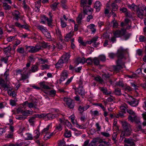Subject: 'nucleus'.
Returning a JSON list of instances; mask_svg holds the SVG:
<instances>
[{"mask_svg": "<svg viewBox=\"0 0 146 146\" xmlns=\"http://www.w3.org/2000/svg\"><path fill=\"white\" fill-rule=\"evenodd\" d=\"M121 123L123 129L121 132V137L123 138L124 136H128L130 135L132 129L130 124L126 121H121Z\"/></svg>", "mask_w": 146, "mask_h": 146, "instance_id": "nucleus-1", "label": "nucleus"}, {"mask_svg": "<svg viewBox=\"0 0 146 146\" xmlns=\"http://www.w3.org/2000/svg\"><path fill=\"white\" fill-rule=\"evenodd\" d=\"M126 102L131 106L133 107H136L139 104L138 101L135 99H133L132 96H130L128 94H126L125 96Z\"/></svg>", "mask_w": 146, "mask_h": 146, "instance_id": "nucleus-2", "label": "nucleus"}, {"mask_svg": "<svg viewBox=\"0 0 146 146\" xmlns=\"http://www.w3.org/2000/svg\"><path fill=\"white\" fill-rule=\"evenodd\" d=\"M3 79L1 77H0V85L1 87L4 89V90H12V88L10 87L9 84L6 83Z\"/></svg>", "mask_w": 146, "mask_h": 146, "instance_id": "nucleus-3", "label": "nucleus"}, {"mask_svg": "<svg viewBox=\"0 0 146 146\" xmlns=\"http://www.w3.org/2000/svg\"><path fill=\"white\" fill-rule=\"evenodd\" d=\"M126 33V29L121 28V30H117L113 31V33L116 37H119L123 36Z\"/></svg>", "mask_w": 146, "mask_h": 146, "instance_id": "nucleus-4", "label": "nucleus"}, {"mask_svg": "<svg viewBox=\"0 0 146 146\" xmlns=\"http://www.w3.org/2000/svg\"><path fill=\"white\" fill-rule=\"evenodd\" d=\"M55 111L56 112L54 114L48 113L46 114V120L53 119L59 115V110H55Z\"/></svg>", "mask_w": 146, "mask_h": 146, "instance_id": "nucleus-5", "label": "nucleus"}, {"mask_svg": "<svg viewBox=\"0 0 146 146\" xmlns=\"http://www.w3.org/2000/svg\"><path fill=\"white\" fill-rule=\"evenodd\" d=\"M63 100L66 103L69 108L72 109L74 108V104L72 103V100L71 99L68 98H64Z\"/></svg>", "mask_w": 146, "mask_h": 146, "instance_id": "nucleus-6", "label": "nucleus"}, {"mask_svg": "<svg viewBox=\"0 0 146 146\" xmlns=\"http://www.w3.org/2000/svg\"><path fill=\"white\" fill-rule=\"evenodd\" d=\"M97 139L98 141L96 142H98L99 143H100L98 146H107L109 145V143L108 142L103 141L102 139L97 137L94 139Z\"/></svg>", "mask_w": 146, "mask_h": 146, "instance_id": "nucleus-7", "label": "nucleus"}, {"mask_svg": "<svg viewBox=\"0 0 146 146\" xmlns=\"http://www.w3.org/2000/svg\"><path fill=\"white\" fill-rule=\"evenodd\" d=\"M133 116V117H132L131 115H129L128 117V120L131 122L135 121L137 123H139L140 122L139 118L136 115Z\"/></svg>", "mask_w": 146, "mask_h": 146, "instance_id": "nucleus-8", "label": "nucleus"}, {"mask_svg": "<svg viewBox=\"0 0 146 146\" xmlns=\"http://www.w3.org/2000/svg\"><path fill=\"white\" fill-rule=\"evenodd\" d=\"M87 3L86 5H84V7L85 8V12H84V8L83 7H82L83 8V11L84 13L86 14H91L92 13V10L91 9L90 7L89 6L87 5Z\"/></svg>", "mask_w": 146, "mask_h": 146, "instance_id": "nucleus-9", "label": "nucleus"}, {"mask_svg": "<svg viewBox=\"0 0 146 146\" xmlns=\"http://www.w3.org/2000/svg\"><path fill=\"white\" fill-rule=\"evenodd\" d=\"M23 104L24 105H27V106L30 108H34L35 109H37V104L35 103L28 102L27 101H26Z\"/></svg>", "mask_w": 146, "mask_h": 146, "instance_id": "nucleus-10", "label": "nucleus"}, {"mask_svg": "<svg viewBox=\"0 0 146 146\" xmlns=\"http://www.w3.org/2000/svg\"><path fill=\"white\" fill-rule=\"evenodd\" d=\"M70 57L69 54L66 53L62 55L61 59L63 60L64 62H67L69 60Z\"/></svg>", "mask_w": 146, "mask_h": 146, "instance_id": "nucleus-11", "label": "nucleus"}, {"mask_svg": "<svg viewBox=\"0 0 146 146\" xmlns=\"http://www.w3.org/2000/svg\"><path fill=\"white\" fill-rule=\"evenodd\" d=\"M120 61L118 60L117 61V64L116 66H115L114 68L115 71H118L121 70L124 67V64L120 65L119 63Z\"/></svg>", "mask_w": 146, "mask_h": 146, "instance_id": "nucleus-12", "label": "nucleus"}, {"mask_svg": "<svg viewBox=\"0 0 146 146\" xmlns=\"http://www.w3.org/2000/svg\"><path fill=\"white\" fill-rule=\"evenodd\" d=\"M90 107V106L88 104H86L84 107L80 106L79 107L78 110L80 113H82L84 111L87 110Z\"/></svg>", "mask_w": 146, "mask_h": 146, "instance_id": "nucleus-13", "label": "nucleus"}, {"mask_svg": "<svg viewBox=\"0 0 146 146\" xmlns=\"http://www.w3.org/2000/svg\"><path fill=\"white\" fill-rule=\"evenodd\" d=\"M68 76V73L67 71L64 70L63 71L61 74L60 80L61 81H64L67 78Z\"/></svg>", "mask_w": 146, "mask_h": 146, "instance_id": "nucleus-14", "label": "nucleus"}, {"mask_svg": "<svg viewBox=\"0 0 146 146\" xmlns=\"http://www.w3.org/2000/svg\"><path fill=\"white\" fill-rule=\"evenodd\" d=\"M74 35V32L71 31L69 33L67 34L65 37V40L68 42L69 41Z\"/></svg>", "mask_w": 146, "mask_h": 146, "instance_id": "nucleus-15", "label": "nucleus"}, {"mask_svg": "<svg viewBox=\"0 0 146 146\" xmlns=\"http://www.w3.org/2000/svg\"><path fill=\"white\" fill-rule=\"evenodd\" d=\"M85 62L86 60L84 58H78L75 61V63L76 64L78 65L80 63H82L83 64Z\"/></svg>", "mask_w": 146, "mask_h": 146, "instance_id": "nucleus-16", "label": "nucleus"}, {"mask_svg": "<svg viewBox=\"0 0 146 146\" xmlns=\"http://www.w3.org/2000/svg\"><path fill=\"white\" fill-rule=\"evenodd\" d=\"M101 6V4L100 2L99 1H97L94 4V7L97 11H99L100 10Z\"/></svg>", "mask_w": 146, "mask_h": 146, "instance_id": "nucleus-17", "label": "nucleus"}, {"mask_svg": "<svg viewBox=\"0 0 146 146\" xmlns=\"http://www.w3.org/2000/svg\"><path fill=\"white\" fill-rule=\"evenodd\" d=\"M137 16L140 18L143 19L144 15V11L142 9H138L137 11Z\"/></svg>", "mask_w": 146, "mask_h": 146, "instance_id": "nucleus-18", "label": "nucleus"}, {"mask_svg": "<svg viewBox=\"0 0 146 146\" xmlns=\"http://www.w3.org/2000/svg\"><path fill=\"white\" fill-rule=\"evenodd\" d=\"M77 92L79 95L82 96V97L83 98L85 94L84 90L82 87H79L78 88Z\"/></svg>", "mask_w": 146, "mask_h": 146, "instance_id": "nucleus-19", "label": "nucleus"}, {"mask_svg": "<svg viewBox=\"0 0 146 146\" xmlns=\"http://www.w3.org/2000/svg\"><path fill=\"white\" fill-rule=\"evenodd\" d=\"M55 134V133L54 132L45 133V135H44L43 139L45 140H47L49 139L52 136L54 135Z\"/></svg>", "mask_w": 146, "mask_h": 146, "instance_id": "nucleus-20", "label": "nucleus"}, {"mask_svg": "<svg viewBox=\"0 0 146 146\" xmlns=\"http://www.w3.org/2000/svg\"><path fill=\"white\" fill-rule=\"evenodd\" d=\"M26 50L27 51L31 53L35 52L34 46H26Z\"/></svg>", "mask_w": 146, "mask_h": 146, "instance_id": "nucleus-21", "label": "nucleus"}, {"mask_svg": "<svg viewBox=\"0 0 146 146\" xmlns=\"http://www.w3.org/2000/svg\"><path fill=\"white\" fill-rule=\"evenodd\" d=\"M12 14L17 20H18L20 18L19 12L17 11H15L12 12Z\"/></svg>", "mask_w": 146, "mask_h": 146, "instance_id": "nucleus-22", "label": "nucleus"}, {"mask_svg": "<svg viewBox=\"0 0 146 146\" xmlns=\"http://www.w3.org/2000/svg\"><path fill=\"white\" fill-rule=\"evenodd\" d=\"M54 44L51 46L50 48H51V49L54 50L55 48V47H57L59 49L62 48V46L60 43L56 42L54 43Z\"/></svg>", "mask_w": 146, "mask_h": 146, "instance_id": "nucleus-23", "label": "nucleus"}, {"mask_svg": "<svg viewBox=\"0 0 146 146\" xmlns=\"http://www.w3.org/2000/svg\"><path fill=\"white\" fill-rule=\"evenodd\" d=\"M124 142L125 143L129 144L131 146H134L135 145L134 141L131 139H125L124 140Z\"/></svg>", "mask_w": 146, "mask_h": 146, "instance_id": "nucleus-24", "label": "nucleus"}, {"mask_svg": "<svg viewBox=\"0 0 146 146\" xmlns=\"http://www.w3.org/2000/svg\"><path fill=\"white\" fill-rule=\"evenodd\" d=\"M22 113L24 115L30 116L33 114V111L32 110H26L23 111Z\"/></svg>", "mask_w": 146, "mask_h": 146, "instance_id": "nucleus-25", "label": "nucleus"}, {"mask_svg": "<svg viewBox=\"0 0 146 146\" xmlns=\"http://www.w3.org/2000/svg\"><path fill=\"white\" fill-rule=\"evenodd\" d=\"M25 143L24 141H22L19 143H16L15 144H10L9 145H5L4 146H23L25 145Z\"/></svg>", "mask_w": 146, "mask_h": 146, "instance_id": "nucleus-26", "label": "nucleus"}, {"mask_svg": "<svg viewBox=\"0 0 146 146\" xmlns=\"http://www.w3.org/2000/svg\"><path fill=\"white\" fill-rule=\"evenodd\" d=\"M87 27L91 29L92 33H94L96 31V28L94 24H92L88 26Z\"/></svg>", "mask_w": 146, "mask_h": 146, "instance_id": "nucleus-27", "label": "nucleus"}, {"mask_svg": "<svg viewBox=\"0 0 146 146\" xmlns=\"http://www.w3.org/2000/svg\"><path fill=\"white\" fill-rule=\"evenodd\" d=\"M100 89L103 94L105 95H109L111 93L110 92L108 91L107 88H106L101 87Z\"/></svg>", "mask_w": 146, "mask_h": 146, "instance_id": "nucleus-28", "label": "nucleus"}, {"mask_svg": "<svg viewBox=\"0 0 146 146\" xmlns=\"http://www.w3.org/2000/svg\"><path fill=\"white\" fill-rule=\"evenodd\" d=\"M9 70H7L4 73L3 76H2V77L3 78H4L7 81L9 79Z\"/></svg>", "mask_w": 146, "mask_h": 146, "instance_id": "nucleus-29", "label": "nucleus"}, {"mask_svg": "<svg viewBox=\"0 0 146 146\" xmlns=\"http://www.w3.org/2000/svg\"><path fill=\"white\" fill-rule=\"evenodd\" d=\"M23 137L26 140H31L32 139V136L31 135L28 133H27L24 134Z\"/></svg>", "mask_w": 146, "mask_h": 146, "instance_id": "nucleus-30", "label": "nucleus"}, {"mask_svg": "<svg viewBox=\"0 0 146 146\" xmlns=\"http://www.w3.org/2000/svg\"><path fill=\"white\" fill-rule=\"evenodd\" d=\"M51 125V123L49 124L46 128H44L42 131V133L43 134L45 133H50L48 131L49 128Z\"/></svg>", "mask_w": 146, "mask_h": 146, "instance_id": "nucleus-31", "label": "nucleus"}, {"mask_svg": "<svg viewBox=\"0 0 146 146\" xmlns=\"http://www.w3.org/2000/svg\"><path fill=\"white\" fill-rule=\"evenodd\" d=\"M35 117L39 118H42L45 120L46 119V114L45 113H42L40 114H36Z\"/></svg>", "mask_w": 146, "mask_h": 146, "instance_id": "nucleus-32", "label": "nucleus"}, {"mask_svg": "<svg viewBox=\"0 0 146 146\" xmlns=\"http://www.w3.org/2000/svg\"><path fill=\"white\" fill-rule=\"evenodd\" d=\"M37 28L38 30L40 31L43 34L47 30L42 25H37Z\"/></svg>", "mask_w": 146, "mask_h": 146, "instance_id": "nucleus-33", "label": "nucleus"}, {"mask_svg": "<svg viewBox=\"0 0 146 146\" xmlns=\"http://www.w3.org/2000/svg\"><path fill=\"white\" fill-rule=\"evenodd\" d=\"M40 87L43 88L48 89H50V87L46 85L44 82L40 83Z\"/></svg>", "mask_w": 146, "mask_h": 146, "instance_id": "nucleus-34", "label": "nucleus"}, {"mask_svg": "<svg viewBox=\"0 0 146 146\" xmlns=\"http://www.w3.org/2000/svg\"><path fill=\"white\" fill-rule=\"evenodd\" d=\"M120 109L121 110V111L123 112H125V110L128 108V106L127 104H124L120 106Z\"/></svg>", "mask_w": 146, "mask_h": 146, "instance_id": "nucleus-35", "label": "nucleus"}, {"mask_svg": "<svg viewBox=\"0 0 146 146\" xmlns=\"http://www.w3.org/2000/svg\"><path fill=\"white\" fill-rule=\"evenodd\" d=\"M38 70V66L36 65H34L32 66L31 71L32 72H34L37 71Z\"/></svg>", "mask_w": 146, "mask_h": 146, "instance_id": "nucleus-36", "label": "nucleus"}, {"mask_svg": "<svg viewBox=\"0 0 146 146\" xmlns=\"http://www.w3.org/2000/svg\"><path fill=\"white\" fill-rule=\"evenodd\" d=\"M84 17H83L82 15L81 14H80L79 15L76 19L77 22L78 24H80L81 23V20Z\"/></svg>", "mask_w": 146, "mask_h": 146, "instance_id": "nucleus-37", "label": "nucleus"}, {"mask_svg": "<svg viewBox=\"0 0 146 146\" xmlns=\"http://www.w3.org/2000/svg\"><path fill=\"white\" fill-rule=\"evenodd\" d=\"M69 118L70 119L71 121L73 124H77L76 121V120H75V116L74 115H72Z\"/></svg>", "mask_w": 146, "mask_h": 146, "instance_id": "nucleus-38", "label": "nucleus"}, {"mask_svg": "<svg viewBox=\"0 0 146 146\" xmlns=\"http://www.w3.org/2000/svg\"><path fill=\"white\" fill-rule=\"evenodd\" d=\"M36 118V117H35V115L33 116L30 117L29 119V121L30 123L31 124V125L33 124V123L35 121V119Z\"/></svg>", "mask_w": 146, "mask_h": 146, "instance_id": "nucleus-39", "label": "nucleus"}, {"mask_svg": "<svg viewBox=\"0 0 146 146\" xmlns=\"http://www.w3.org/2000/svg\"><path fill=\"white\" fill-rule=\"evenodd\" d=\"M65 136L67 137H69L71 136V132L68 131V129H65V132L64 133Z\"/></svg>", "mask_w": 146, "mask_h": 146, "instance_id": "nucleus-40", "label": "nucleus"}, {"mask_svg": "<svg viewBox=\"0 0 146 146\" xmlns=\"http://www.w3.org/2000/svg\"><path fill=\"white\" fill-rule=\"evenodd\" d=\"M25 127L23 125H21L19 126V129L18 131V133L21 134V135H23V134H22V132L23 131H25Z\"/></svg>", "mask_w": 146, "mask_h": 146, "instance_id": "nucleus-41", "label": "nucleus"}, {"mask_svg": "<svg viewBox=\"0 0 146 146\" xmlns=\"http://www.w3.org/2000/svg\"><path fill=\"white\" fill-rule=\"evenodd\" d=\"M98 141L96 139H93V140L89 144L88 146H96V143Z\"/></svg>", "mask_w": 146, "mask_h": 146, "instance_id": "nucleus-42", "label": "nucleus"}, {"mask_svg": "<svg viewBox=\"0 0 146 146\" xmlns=\"http://www.w3.org/2000/svg\"><path fill=\"white\" fill-rule=\"evenodd\" d=\"M87 0H81V7H84V12H85L86 10L85 8L84 7V5L87 4Z\"/></svg>", "mask_w": 146, "mask_h": 146, "instance_id": "nucleus-43", "label": "nucleus"}, {"mask_svg": "<svg viewBox=\"0 0 146 146\" xmlns=\"http://www.w3.org/2000/svg\"><path fill=\"white\" fill-rule=\"evenodd\" d=\"M56 32L57 36L58 37L60 38L62 36L61 32L58 28L56 29Z\"/></svg>", "mask_w": 146, "mask_h": 146, "instance_id": "nucleus-44", "label": "nucleus"}, {"mask_svg": "<svg viewBox=\"0 0 146 146\" xmlns=\"http://www.w3.org/2000/svg\"><path fill=\"white\" fill-rule=\"evenodd\" d=\"M9 56H7L4 57H1L0 60L1 62H4L5 63H7L8 60Z\"/></svg>", "mask_w": 146, "mask_h": 146, "instance_id": "nucleus-45", "label": "nucleus"}, {"mask_svg": "<svg viewBox=\"0 0 146 146\" xmlns=\"http://www.w3.org/2000/svg\"><path fill=\"white\" fill-rule=\"evenodd\" d=\"M56 93V91L54 90H52L49 91L48 92V94L51 97L54 96Z\"/></svg>", "mask_w": 146, "mask_h": 146, "instance_id": "nucleus-46", "label": "nucleus"}, {"mask_svg": "<svg viewBox=\"0 0 146 146\" xmlns=\"http://www.w3.org/2000/svg\"><path fill=\"white\" fill-rule=\"evenodd\" d=\"M11 48L10 46H9L4 49V51L5 53H10L11 50Z\"/></svg>", "mask_w": 146, "mask_h": 146, "instance_id": "nucleus-47", "label": "nucleus"}, {"mask_svg": "<svg viewBox=\"0 0 146 146\" xmlns=\"http://www.w3.org/2000/svg\"><path fill=\"white\" fill-rule=\"evenodd\" d=\"M23 71H24L23 73H25L27 75L30 74L31 71V70L29 69V68H27V67H25L23 68Z\"/></svg>", "mask_w": 146, "mask_h": 146, "instance_id": "nucleus-48", "label": "nucleus"}, {"mask_svg": "<svg viewBox=\"0 0 146 146\" xmlns=\"http://www.w3.org/2000/svg\"><path fill=\"white\" fill-rule=\"evenodd\" d=\"M111 6L112 7V11H116L118 9V7L117 5L114 3H113L112 4Z\"/></svg>", "mask_w": 146, "mask_h": 146, "instance_id": "nucleus-49", "label": "nucleus"}, {"mask_svg": "<svg viewBox=\"0 0 146 146\" xmlns=\"http://www.w3.org/2000/svg\"><path fill=\"white\" fill-rule=\"evenodd\" d=\"M38 60L39 61V62L41 64H44L46 62H47L48 61V60L46 59H44L42 58H38Z\"/></svg>", "mask_w": 146, "mask_h": 146, "instance_id": "nucleus-50", "label": "nucleus"}, {"mask_svg": "<svg viewBox=\"0 0 146 146\" xmlns=\"http://www.w3.org/2000/svg\"><path fill=\"white\" fill-rule=\"evenodd\" d=\"M3 6L4 9L5 10H9L11 9V7L8 5L6 3H3Z\"/></svg>", "mask_w": 146, "mask_h": 146, "instance_id": "nucleus-51", "label": "nucleus"}, {"mask_svg": "<svg viewBox=\"0 0 146 146\" xmlns=\"http://www.w3.org/2000/svg\"><path fill=\"white\" fill-rule=\"evenodd\" d=\"M59 4L58 3H54L50 5V7L53 10H55L56 8L57 5Z\"/></svg>", "mask_w": 146, "mask_h": 146, "instance_id": "nucleus-52", "label": "nucleus"}, {"mask_svg": "<svg viewBox=\"0 0 146 146\" xmlns=\"http://www.w3.org/2000/svg\"><path fill=\"white\" fill-rule=\"evenodd\" d=\"M17 51L19 53L23 54L25 50L23 47H19L17 49Z\"/></svg>", "mask_w": 146, "mask_h": 146, "instance_id": "nucleus-53", "label": "nucleus"}, {"mask_svg": "<svg viewBox=\"0 0 146 146\" xmlns=\"http://www.w3.org/2000/svg\"><path fill=\"white\" fill-rule=\"evenodd\" d=\"M62 125L61 123H59L57 124L55 128L56 129L59 131H61L62 129Z\"/></svg>", "mask_w": 146, "mask_h": 146, "instance_id": "nucleus-54", "label": "nucleus"}, {"mask_svg": "<svg viewBox=\"0 0 146 146\" xmlns=\"http://www.w3.org/2000/svg\"><path fill=\"white\" fill-rule=\"evenodd\" d=\"M78 41L82 45L84 46H86V41L84 42L81 37H79V39H78Z\"/></svg>", "mask_w": 146, "mask_h": 146, "instance_id": "nucleus-55", "label": "nucleus"}, {"mask_svg": "<svg viewBox=\"0 0 146 146\" xmlns=\"http://www.w3.org/2000/svg\"><path fill=\"white\" fill-rule=\"evenodd\" d=\"M44 19L47 21L48 25H50L52 21V19H51L48 18L47 17H46V16H44Z\"/></svg>", "mask_w": 146, "mask_h": 146, "instance_id": "nucleus-56", "label": "nucleus"}, {"mask_svg": "<svg viewBox=\"0 0 146 146\" xmlns=\"http://www.w3.org/2000/svg\"><path fill=\"white\" fill-rule=\"evenodd\" d=\"M127 113H128L129 114L132 115H135V113L134 111H133L131 109H127Z\"/></svg>", "mask_w": 146, "mask_h": 146, "instance_id": "nucleus-57", "label": "nucleus"}, {"mask_svg": "<svg viewBox=\"0 0 146 146\" xmlns=\"http://www.w3.org/2000/svg\"><path fill=\"white\" fill-rule=\"evenodd\" d=\"M94 79L101 83H102L103 82V80L102 79L101 77L99 76H98L95 77L94 78Z\"/></svg>", "mask_w": 146, "mask_h": 146, "instance_id": "nucleus-58", "label": "nucleus"}, {"mask_svg": "<svg viewBox=\"0 0 146 146\" xmlns=\"http://www.w3.org/2000/svg\"><path fill=\"white\" fill-rule=\"evenodd\" d=\"M115 94L119 96L121 94V90L119 88L115 89L114 92Z\"/></svg>", "mask_w": 146, "mask_h": 146, "instance_id": "nucleus-59", "label": "nucleus"}, {"mask_svg": "<svg viewBox=\"0 0 146 146\" xmlns=\"http://www.w3.org/2000/svg\"><path fill=\"white\" fill-rule=\"evenodd\" d=\"M94 64L96 65H98L99 64V61L97 58H94L93 59Z\"/></svg>", "mask_w": 146, "mask_h": 146, "instance_id": "nucleus-60", "label": "nucleus"}, {"mask_svg": "<svg viewBox=\"0 0 146 146\" xmlns=\"http://www.w3.org/2000/svg\"><path fill=\"white\" fill-rule=\"evenodd\" d=\"M131 35L130 34L127 33L126 31V33L123 35L124 36V39L125 40H127L129 38Z\"/></svg>", "mask_w": 146, "mask_h": 146, "instance_id": "nucleus-61", "label": "nucleus"}, {"mask_svg": "<svg viewBox=\"0 0 146 146\" xmlns=\"http://www.w3.org/2000/svg\"><path fill=\"white\" fill-rule=\"evenodd\" d=\"M43 34L45 36L48 38L50 39L51 38V36L50 33L47 32V30Z\"/></svg>", "mask_w": 146, "mask_h": 146, "instance_id": "nucleus-62", "label": "nucleus"}, {"mask_svg": "<svg viewBox=\"0 0 146 146\" xmlns=\"http://www.w3.org/2000/svg\"><path fill=\"white\" fill-rule=\"evenodd\" d=\"M112 22L113 23V28H117L118 27V24L115 20L114 19L112 21Z\"/></svg>", "mask_w": 146, "mask_h": 146, "instance_id": "nucleus-63", "label": "nucleus"}, {"mask_svg": "<svg viewBox=\"0 0 146 146\" xmlns=\"http://www.w3.org/2000/svg\"><path fill=\"white\" fill-rule=\"evenodd\" d=\"M142 116L145 121L143 123V125L144 126H146V113H144L142 114Z\"/></svg>", "mask_w": 146, "mask_h": 146, "instance_id": "nucleus-64", "label": "nucleus"}]
</instances>
